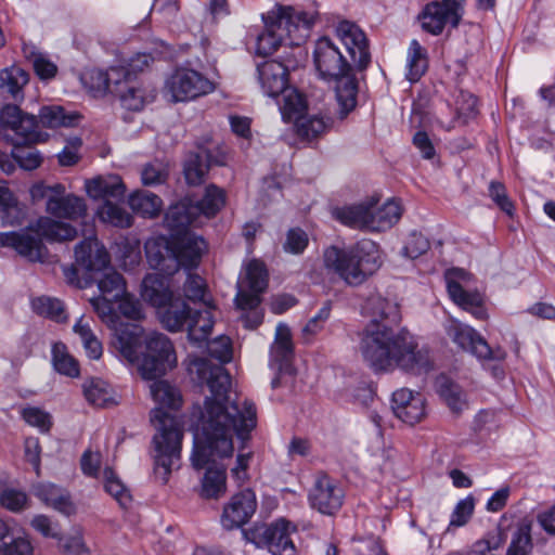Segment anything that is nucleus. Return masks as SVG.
I'll return each mask as SVG.
<instances>
[{
    "label": "nucleus",
    "instance_id": "nucleus-1",
    "mask_svg": "<svg viewBox=\"0 0 555 555\" xmlns=\"http://www.w3.org/2000/svg\"><path fill=\"white\" fill-rule=\"evenodd\" d=\"M188 371L193 382L206 385L210 391L198 412L191 462L195 469L206 468L201 495L218 499L225 493L227 475L216 459L232 456L234 434L242 441L248 439L257 424L256 408L248 400H231V376L222 364L195 358Z\"/></svg>",
    "mask_w": 555,
    "mask_h": 555
},
{
    "label": "nucleus",
    "instance_id": "nucleus-2",
    "mask_svg": "<svg viewBox=\"0 0 555 555\" xmlns=\"http://www.w3.org/2000/svg\"><path fill=\"white\" fill-rule=\"evenodd\" d=\"M371 322L361 333L359 350L374 372H393L422 376L442 367V359L427 347H418L405 330L395 331L389 324L400 322L399 306L379 294L371 295L362 307Z\"/></svg>",
    "mask_w": 555,
    "mask_h": 555
},
{
    "label": "nucleus",
    "instance_id": "nucleus-3",
    "mask_svg": "<svg viewBox=\"0 0 555 555\" xmlns=\"http://www.w3.org/2000/svg\"><path fill=\"white\" fill-rule=\"evenodd\" d=\"M335 33L345 46L351 63L344 56L338 44L326 36L314 42L312 56L319 77L335 82L338 116L344 119L358 103L359 83L354 67L358 70L365 69L371 62V53L366 35L357 24L341 21L337 24Z\"/></svg>",
    "mask_w": 555,
    "mask_h": 555
},
{
    "label": "nucleus",
    "instance_id": "nucleus-4",
    "mask_svg": "<svg viewBox=\"0 0 555 555\" xmlns=\"http://www.w3.org/2000/svg\"><path fill=\"white\" fill-rule=\"evenodd\" d=\"M112 296L100 294L90 299L99 318L114 331L113 345L129 363H137L143 378L155 379L166 374L177 363V357L170 339L162 333H151L145 339L143 350V328L135 323H124L115 310Z\"/></svg>",
    "mask_w": 555,
    "mask_h": 555
},
{
    "label": "nucleus",
    "instance_id": "nucleus-5",
    "mask_svg": "<svg viewBox=\"0 0 555 555\" xmlns=\"http://www.w3.org/2000/svg\"><path fill=\"white\" fill-rule=\"evenodd\" d=\"M150 392L157 404L151 412V422L157 433L153 437L154 475L160 483L168 482L172 470L180 467L183 429L176 416L166 409L178 410L182 404L180 391L166 380H155Z\"/></svg>",
    "mask_w": 555,
    "mask_h": 555
},
{
    "label": "nucleus",
    "instance_id": "nucleus-6",
    "mask_svg": "<svg viewBox=\"0 0 555 555\" xmlns=\"http://www.w3.org/2000/svg\"><path fill=\"white\" fill-rule=\"evenodd\" d=\"M317 18V11H298L293 8L269 12L264 17V30L257 36L256 53L268 56L282 44L300 46L309 37Z\"/></svg>",
    "mask_w": 555,
    "mask_h": 555
},
{
    "label": "nucleus",
    "instance_id": "nucleus-7",
    "mask_svg": "<svg viewBox=\"0 0 555 555\" xmlns=\"http://www.w3.org/2000/svg\"><path fill=\"white\" fill-rule=\"evenodd\" d=\"M323 259L324 266L350 286L365 282L382 263L378 246L370 240L343 249L331 246L324 250Z\"/></svg>",
    "mask_w": 555,
    "mask_h": 555
},
{
    "label": "nucleus",
    "instance_id": "nucleus-8",
    "mask_svg": "<svg viewBox=\"0 0 555 555\" xmlns=\"http://www.w3.org/2000/svg\"><path fill=\"white\" fill-rule=\"evenodd\" d=\"M203 237L156 236L146 241L145 255L149 264L166 274L175 273L180 267L192 269L197 267L206 250Z\"/></svg>",
    "mask_w": 555,
    "mask_h": 555
},
{
    "label": "nucleus",
    "instance_id": "nucleus-9",
    "mask_svg": "<svg viewBox=\"0 0 555 555\" xmlns=\"http://www.w3.org/2000/svg\"><path fill=\"white\" fill-rule=\"evenodd\" d=\"M76 263L86 272L95 274L102 272L98 279L101 294L119 299L126 294V282L121 274L109 268V255L95 236L86 237L75 248Z\"/></svg>",
    "mask_w": 555,
    "mask_h": 555
},
{
    "label": "nucleus",
    "instance_id": "nucleus-10",
    "mask_svg": "<svg viewBox=\"0 0 555 555\" xmlns=\"http://www.w3.org/2000/svg\"><path fill=\"white\" fill-rule=\"evenodd\" d=\"M29 230L36 233L40 238L28 233H15L12 248L18 255L29 261H42L46 247L41 238L48 242L63 243L73 241L77 236V230L69 223L52 219L51 217H40L29 225Z\"/></svg>",
    "mask_w": 555,
    "mask_h": 555
},
{
    "label": "nucleus",
    "instance_id": "nucleus-11",
    "mask_svg": "<svg viewBox=\"0 0 555 555\" xmlns=\"http://www.w3.org/2000/svg\"><path fill=\"white\" fill-rule=\"evenodd\" d=\"M30 196L34 202L46 198L47 212L59 219L77 220L87 211L83 198L65 194V186L61 183L53 185H47L43 182L35 183L30 188Z\"/></svg>",
    "mask_w": 555,
    "mask_h": 555
},
{
    "label": "nucleus",
    "instance_id": "nucleus-12",
    "mask_svg": "<svg viewBox=\"0 0 555 555\" xmlns=\"http://www.w3.org/2000/svg\"><path fill=\"white\" fill-rule=\"evenodd\" d=\"M38 119L23 113L14 104L3 106L0 112V137L15 147L33 143L39 139Z\"/></svg>",
    "mask_w": 555,
    "mask_h": 555
},
{
    "label": "nucleus",
    "instance_id": "nucleus-13",
    "mask_svg": "<svg viewBox=\"0 0 555 555\" xmlns=\"http://www.w3.org/2000/svg\"><path fill=\"white\" fill-rule=\"evenodd\" d=\"M215 90V83L202 73L178 67L166 79L164 92L172 102H188L207 95Z\"/></svg>",
    "mask_w": 555,
    "mask_h": 555
},
{
    "label": "nucleus",
    "instance_id": "nucleus-14",
    "mask_svg": "<svg viewBox=\"0 0 555 555\" xmlns=\"http://www.w3.org/2000/svg\"><path fill=\"white\" fill-rule=\"evenodd\" d=\"M295 530L296 527L292 522L281 518L269 526L244 531V535L257 546H266L272 555H292L295 546L289 535Z\"/></svg>",
    "mask_w": 555,
    "mask_h": 555
},
{
    "label": "nucleus",
    "instance_id": "nucleus-15",
    "mask_svg": "<svg viewBox=\"0 0 555 555\" xmlns=\"http://www.w3.org/2000/svg\"><path fill=\"white\" fill-rule=\"evenodd\" d=\"M344 500L345 491L336 479L324 473L315 476L308 493V501L313 509L332 516L341 508Z\"/></svg>",
    "mask_w": 555,
    "mask_h": 555
},
{
    "label": "nucleus",
    "instance_id": "nucleus-16",
    "mask_svg": "<svg viewBox=\"0 0 555 555\" xmlns=\"http://www.w3.org/2000/svg\"><path fill=\"white\" fill-rule=\"evenodd\" d=\"M391 409L399 420L413 426L425 417L426 401L421 392L400 388L392 393Z\"/></svg>",
    "mask_w": 555,
    "mask_h": 555
},
{
    "label": "nucleus",
    "instance_id": "nucleus-17",
    "mask_svg": "<svg viewBox=\"0 0 555 555\" xmlns=\"http://www.w3.org/2000/svg\"><path fill=\"white\" fill-rule=\"evenodd\" d=\"M453 341L460 348L470 352L479 360L503 359L504 353L501 350H492L486 339L473 327L456 322L453 319Z\"/></svg>",
    "mask_w": 555,
    "mask_h": 555
},
{
    "label": "nucleus",
    "instance_id": "nucleus-18",
    "mask_svg": "<svg viewBox=\"0 0 555 555\" xmlns=\"http://www.w3.org/2000/svg\"><path fill=\"white\" fill-rule=\"evenodd\" d=\"M257 507L256 495L250 489H245L232 496L223 508L221 525L231 530L246 524L254 515Z\"/></svg>",
    "mask_w": 555,
    "mask_h": 555
},
{
    "label": "nucleus",
    "instance_id": "nucleus-19",
    "mask_svg": "<svg viewBox=\"0 0 555 555\" xmlns=\"http://www.w3.org/2000/svg\"><path fill=\"white\" fill-rule=\"evenodd\" d=\"M202 221L198 220L195 211L192 209V199L184 198L179 203L171 205L164 218V225L170 232L172 237L193 236L199 237L193 233L189 228L190 225H198Z\"/></svg>",
    "mask_w": 555,
    "mask_h": 555
},
{
    "label": "nucleus",
    "instance_id": "nucleus-20",
    "mask_svg": "<svg viewBox=\"0 0 555 555\" xmlns=\"http://www.w3.org/2000/svg\"><path fill=\"white\" fill-rule=\"evenodd\" d=\"M258 81L263 94L279 98L280 93L288 87V69L278 61H266L258 65Z\"/></svg>",
    "mask_w": 555,
    "mask_h": 555
},
{
    "label": "nucleus",
    "instance_id": "nucleus-21",
    "mask_svg": "<svg viewBox=\"0 0 555 555\" xmlns=\"http://www.w3.org/2000/svg\"><path fill=\"white\" fill-rule=\"evenodd\" d=\"M170 275L164 272L146 274L141 286L142 298L153 307H166L173 298L170 291Z\"/></svg>",
    "mask_w": 555,
    "mask_h": 555
},
{
    "label": "nucleus",
    "instance_id": "nucleus-22",
    "mask_svg": "<svg viewBox=\"0 0 555 555\" xmlns=\"http://www.w3.org/2000/svg\"><path fill=\"white\" fill-rule=\"evenodd\" d=\"M124 72L122 66L111 67L107 72L91 69L81 76V81L94 96L105 94L107 91L115 93L116 88L120 86Z\"/></svg>",
    "mask_w": 555,
    "mask_h": 555
},
{
    "label": "nucleus",
    "instance_id": "nucleus-23",
    "mask_svg": "<svg viewBox=\"0 0 555 555\" xmlns=\"http://www.w3.org/2000/svg\"><path fill=\"white\" fill-rule=\"evenodd\" d=\"M374 206L373 201L358 204L345 205L333 209V217L343 224L371 231V208Z\"/></svg>",
    "mask_w": 555,
    "mask_h": 555
},
{
    "label": "nucleus",
    "instance_id": "nucleus-24",
    "mask_svg": "<svg viewBox=\"0 0 555 555\" xmlns=\"http://www.w3.org/2000/svg\"><path fill=\"white\" fill-rule=\"evenodd\" d=\"M86 190L90 197L105 201H120L126 193V186L119 176H101L87 181Z\"/></svg>",
    "mask_w": 555,
    "mask_h": 555
},
{
    "label": "nucleus",
    "instance_id": "nucleus-25",
    "mask_svg": "<svg viewBox=\"0 0 555 555\" xmlns=\"http://www.w3.org/2000/svg\"><path fill=\"white\" fill-rule=\"evenodd\" d=\"M453 304L478 320L487 317L485 296L477 287L466 288L453 281Z\"/></svg>",
    "mask_w": 555,
    "mask_h": 555
},
{
    "label": "nucleus",
    "instance_id": "nucleus-26",
    "mask_svg": "<svg viewBox=\"0 0 555 555\" xmlns=\"http://www.w3.org/2000/svg\"><path fill=\"white\" fill-rule=\"evenodd\" d=\"M450 15L451 0L431 1L420 15L422 28L431 35H439L442 33Z\"/></svg>",
    "mask_w": 555,
    "mask_h": 555
},
{
    "label": "nucleus",
    "instance_id": "nucleus-27",
    "mask_svg": "<svg viewBox=\"0 0 555 555\" xmlns=\"http://www.w3.org/2000/svg\"><path fill=\"white\" fill-rule=\"evenodd\" d=\"M33 492L41 502L60 513L70 515L75 511L68 493L53 483L39 482L33 487Z\"/></svg>",
    "mask_w": 555,
    "mask_h": 555
},
{
    "label": "nucleus",
    "instance_id": "nucleus-28",
    "mask_svg": "<svg viewBox=\"0 0 555 555\" xmlns=\"http://www.w3.org/2000/svg\"><path fill=\"white\" fill-rule=\"evenodd\" d=\"M222 164V159L215 156L209 150L201 149L198 153L192 154L184 165L185 180L192 185L201 184L211 165Z\"/></svg>",
    "mask_w": 555,
    "mask_h": 555
},
{
    "label": "nucleus",
    "instance_id": "nucleus-29",
    "mask_svg": "<svg viewBox=\"0 0 555 555\" xmlns=\"http://www.w3.org/2000/svg\"><path fill=\"white\" fill-rule=\"evenodd\" d=\"M160 313V322L170 332L186 331L194 310L180 298H172Z\"/></svg>",
    "mask_w": 555,
    "mask_h": 555
},
{
    "label": "nucleus",
    "instance_id": "nucleus-30",
    "mask_svg": "<svg viewBox=\"0 0 555 555\" xmlns=\"http://www.w3.org/2000/svg\"><path fill=\"white\" fill-rule=\"evenodd\" d=\"M297 135L307 142L320 138L332 127V118L322 114L301 115L295 121Z\"/></svg>",
    "mask_w": 555,
    "mask_h": 555
},
{
    "label": "nucleus",
    "instance_id": "nucleus-31",
    "mask_svg": "<svg viewBox=\"0 0 555 555\" xmlns=\"http://www.w3.org/2000/svg\"><path fill=\"white\" fill-rule=\"evenodd\" d=\"M403 209L399 201L388 199L380 207L371 208V231L380 232L392 228L402 216Z\"/></svg>",
    "mask_w": 555,
    "mask_h": 555
},
{
    "label": "nucleus",
    "instance_id": "nucleus-32",
    "mask_svg": "<svg viewBox=\"0 0 555 555\" xmlns=\"http://www.w3.org/2000/svg\"><path fill=\"white\" fill-rule=\"evenodd\" d=\"M214 308H207L203 311H195L192 314L190 323L188 325V338L191 343L201 346L208 341V338L212 332L215 324L212 310Z\"/></svg>",
    "mask_w": 555,
    "mask_h": 555
},
{
    "label": "nucleus",
    "instance_id": "nucleus-33",
    "mask_svg": "<svg viewBox=\"0 0 555 555\" xmlns=\"http://www.w3.org/2000/svg\"><path fill=\"white\" fill-rule=\"evenodd\" d=\"M225 204V194L222 189L210 184L205 189L203 197L196 202L192 201V209L198 220L202 217L209 219L215 217Z\"/></svg>",
    "mask_w": 555,
    "mask_h": 555
},
{
    "label": "nucleus",
    "instance_id": "nucleus-34",
    "mask_svg": "<svg viewBox=\"0 0 555 555\" xmlns=\"http://www.w3.org/2000/svg\"><path fill=\"white\" fill-rule=\"evenodd\" d=\"M532 521L524 518L519 520L511 535V542L506 555H530L533 550Z\"/></svg>",
    "mask_w": 555,
    "mask_h": 555
},
{
    "label": "nucleus",
    "instance_id": "nucleus-35",
    "mask_svg": "<svg viewBox=\"0 0 555 555\" xmlns=\"http://www.w3.org/2000/svg\"><path fill=\"white\" fill-rule=\"evenodd\" d=\"M29 76L18 66H11L0 70V90L14 100L23 99V88L27 85Z\"/></svg>",
    "mask_w": 555,
    "mask_h": 555
},
{
    "label": "nucleus",
    "instance_id": "nucleus-36",
    "mask_svg": "<svg viewBox=\"0 0 555 555\" xmlns=\"http://www.w3.org/2000/svg\"><path fill=\"white\" fill-rule=\"evenodd\" d=\"M130 208L144 218L156 217L163 207V201L150 191H137L129 196Z\"/></svg>",
    "mask_w": 555,
    "mask_h": 555
},
{
    "label": "nucleus",
    "instance_id": "nucleus-37",
    "mask_svg": "<svg viewBox=\"0 0 555 555\" xmlns=\"http://www.w3.org/2000/svg\"><path fill=\"white\" fill-rule=\"evenodd\" d=\"M280 96L282 99L278 101L279 109L286 121H295L307 109L306 99L294 88L287 87Z\"/></svg>",
    "mask_w": 555,
    "mask_h": 555
},
{
    "label": "nucleus",
    "instance_id": "nucleus-38",
    "mask_svg": "<svg viewBox=\"0 0 555 555\" xmlns=\"http://www.w3.org/2000/svg\"><path fill=\"white\" fill-rule=\"evenodd\" d=\"M79 115L66 113L62 106H43L39 113L38 126L47 128L72 127L78 122Z\"/></svg>",
    "mask_w": 555,
    "mask_h": 555
},
{
    "label": "nucleus",
    "instance_id": "nucleus-39",
    "mask_svg": "<svg viewBox=\"0 0 555 555\" xmlns=\"http://www.w3.org/2000/svg\"><path fill=\"white\" fill-rule=\"evenodd\" d=\"M293 356V344L289 328L284 324H279L275 331V339L271 346V361L279 364V369L289 361Z\"/></svg>",
    "mask_w": 555,
    "mask_h": 555
},
{
    "label": "nucleus",
    "instance_id": "nucleus-40",
    "mask_svg": "<svg viewBox=\"0 0 555 555\" xmlns=\"http://www.w3.org/2000/svg\"><path fill=\"white\" fill-rule=\"evenodd\" d=\"M83 395L90 404L98 408H105L115 403L111 386L101 378L85 382Z\"/></svg>",
    "mask_w": 555,
    "mask_h": 555
},
{
    "label": "nucleus",
    "instance_id": "nucleus-41",
    "mask_svg": "<svg viewBox=\"0 0 555 555\" xmlns=\"http://www.w3.org/2000/svg\"><path fill=\"white\" fill-rule=\"evenodd\" d=\"M184 297L192 302H203L207 308H214L210 300L206 281L198 274L186 272L182 286Z\"/></svg>",
    "mask_w": 555,
    "mask_h": 555
},
{
    "label": "nucleus",
    "instance_id": "nucleus-42",
    "mask_svg": "<svg viewBox=\"0 0 555 555\" xmlns=\"http://www.w3.org/2000/svg\"><path fill=\"white\" fill-rule=\"evenodd\" d=\"M408 74L406 77L411 82H416L425 74L427 69L426 50L421 43L413 39L410 42L406 59Z\"/></svg>",
    "mask_w": 555,
    "mask_h": 555
},
{
    "label": "nucleus",
    "instance_id": "nucleus-43",
    "mask_svg": "<svg viewBox=\"0 0 555 555\" xmlns=\"http://www.w3.org/2000/svg\"><path fill=\"white\" fill-rule=\"evenodd\" d=\"M51 353L52 364L57 373L68 377H77L79 375L78 361L69 354L67 347L63 343H54Z\"/></svg>",
    "mask_w": 555,
    "mask_h": 555
},
{
    "label": "nucleus",
    "instance_id": "nucleus-44",
    "mask_svg": "<svg viewBox=\"0 0 555 555\" xmlns=\"http://www.w3.org/2000/svg\"><path fill=\"white\" fill-rule=\"evenodd\" d=\"M116 258L124 270H133L142 259L140 242L126 237L118 241L116 243Z\"/></svg>",
    "mask_w": 555,
    "mask_h": 555
},
{
    "label": "nucleus",
    "instance_id": "nucleus-45",
    "mask_svg": "<svg viewBox=\"0 0 555 555\" xmlns=\"http://www.w3.org/2000/svg\"><path fill=\"white\" fill-rule=\"evenodd\" d=\"M98 216L101 221L117 228H129L132 224V217L119 204L112 201H105L98 208Z\"/></svg>",
    "mask_w": 555,
    "mask_h": 555
},
{
    "label": "nucleus",
    "instance_id": "nucleus-46",
    "mask_svg": "<svg viewBox=\"0 0 555 555\" xmlns=\"http://www.w3.org/2000/svg\"><path fill=\"white\" fill-rule=\"evenodd\" d=\"M31 308L38 315L51 319L57 323L67 320L64 305L57 298L39 296L31 300Z\"/></svg>",
    "mask_w": 555,
    "mask_h": 555
},
{
    "label": "nucleus",
    "instance_id": "nucleus-47",
    "mask_svg": "<svg viewBox=\"0 0 555 555\" xmlns=\"http://www.w3.org/2000/svg\"><path fill=\"white\" fill-rule=\"evenodd\" d=\"M115 93L120 98L122 106L129 111H140L144 106V91L137 87L132 79L127 82L126 78H121Z\"/></svg>",
    "mask_w": 555,
    "mask_h": 555
},
{
    "label": "nucleus",
    "instance_id": "nucleus-48",
    "mask_svg": "<svg viewBox=\"0 0 555 555\" xmlns=\"http://www.w3.org/2000/svg\"><path fill=\"white\" fill-rule=\"evenodd\" d=\"M104 489L121 507H128L132 501L131 494L112 467L103 470Z\"/></svg>",
    "mask_w": 555,
    "mask_h": 555
},
{
    "label": "nucleus",
    "instance_id": "nucleus-49",
    "mask_svg": "<svg viewBox=\"0 0 555 555\" xmlns=\"http://www.w3.org/2000/svg\"><path fill=\"white\" fill-rule=\"evenodd\" d=\"M240 284L249 291L263 292L268 284V272L263 262L256 259L249 261L245 269V276Z\"/></svg>",
    "mask_w": 555,
    "mask_h": 555
},
{
    "label": "nucleus",
    "instance_id": "nucleus-50",
    "mask_svg": "<svg viewBox=\"0 0 555 555\" xmlns=\"http://www.w3.org/2000/svg\"><path fill=\"white\" fill-rule=\"evenodd\" d=\"M478 112L477 98L468 91H461L455 102V119L466 125L477 117Z\"/></svg>",
    "mask_w": 555,
    "mask_h": 555
},
{
    "label": "nucleus",
    "instance_id": "nucleus-51",
    "mask_svg": "<svg viewBox=\"0 0 555 555\" xmlns=\"http://www.w3.org/2000/svg\"><path fill=\"white\" fill-rule=\"evenodd\" d=\"M429 241L418 232H412L408 235L402 255L409 259H416L429 249Z\"/></svg>",
    "mask_w": 555,
    "mask_h": 555
},
{
    "label": "nucleus",
    "instance_id": "nucleus-52",
    "mask_svg": "<svg viewBox=\"0 0 555 555\" xmlns=\"http://www.w3.org/2000/svg\"><path fill=\"white\" fill-rule=\"evenodd\" d=\"M22 417L28 425L37 427L42 433L49 431L52 425L51 415L40 408H24Z\"/></svg>",
    "mask_w": 555,
    "mask_h": 555
},
{
    "label": "nucleus",
    "instance_id": "nucleus-53",
    "mask_svg": "<svg viewBox=\"0 0 555 555\" xmlns=\"http://www.w3.org/2000/svg\"><path fill=\"white\" fill-rule=\"evenodd\" d=\"M308 243V234L299 228H293L286 234L283 249L293 255H300L307 248Z\"/></svg>",
    "mask_w": 555,
    "mask_h": 555
},
{
    "label": "nucleus",
    "instance_id": "nucleus-54",
    "mask_svg": "<svg viewBox=\"0 0 555 555\" xmlns=\"http://www.w3.org/2000/svg\"><path fill=\"white\" fill-rule=\"evenodd\" d=\"M488 191L496 206L508 216H513L515 206L507 195L505 185L499 181H491Z\"/></svg>",
    "mask_w": 555,
    "mask_h": 555
},
{
    "label": "nucleus",
    "instance_id": "nucleus-55",
    "mask_svg": "<svg viewBox=\"0 0 555 555\" xmlns=\"http://www.w3.org/2000/svg\"><path fill=\"white\" fill-rule=\"evenodd\" d=\"M207 350L210 357L221 363L230 362L232 359V344L228 336L220 335L207 344Z\"/></svg>",
    "mask_w": 555,
    "mask_h": 555
},
{
    "label": "nucleus",
    "instance_id": "nucleus-56",
    "mask_svg": "<svg viewBox=\"0 0 555 555\" xmlns=\"http://www.w3.org/2000/svg\"><path fill=\"white\" fill-rule=\"evenodd\" d=\"M476 500L469 494L460 500L453 509V527L465 526L472 518L475 511Z\"/></svg>",
    "mask_w": 555,
    "mask_h": 555
},
{
    "label": "nucleus",
    "instance_id": "nucleus-57",
    "mask_svg": "<svg viewBox=\"0 0 555 555\" xmlns=\"http://www.w3.org/2000/svg\"><path fill=\"white\" fill-rule=\"evenodd\" d=\"M0 504L4 508L17 513L27 505V495L15 489H4L0 493Z\"/></svg>",
    "mask_w": 555,
    "mask_h": 555
},
{
    "label": "nucleus",
    "instance_id": "nucleus-58",
    "mask_svg": "<svg viewBox=\"0 0 555 555\" xmlns=\"http://www.w3.org/2000/svg\"><path fill=\"white\" fill-rule=\"evenodd\" d=\"M34 546L27 535L16 537L10 543L0 544V555H33Z\"/></svg>",
    "mask_w": 555,
    "mask_h": 555
},
{
    "label": "nucleus",
    "instance_id": "nucleus-59",
    "mask_svg": "<svg viewBox=\"0 0 555 555\" xmlns=\"http://www.w3.org/2000/svg\"><path fill=\"white\" fill-rule=\"evenodd\" d=\"M118 309L125 318L133 321H138L143 317L140 301L128 293L119 298Z\"/></svg>",
    "mask_w": 555,
    "mask_h": 555
},
{
    "label": "nucleus",
    "instance_id": "nucleus-60",
    "mask_svg": "<svg viewBox=\"0 0 555 555\" xmlns=\"http://www.w3.org/2000/svg\"><path fill=\"white\" fill-rule=\"evenodd\" d=\"M331 309V302H324L323 306L318 311V313L314 317H312L305 325L302 330L304 334L308 336H313L318 334L324 327V324L328 320Z\"/></svg>",
    "mask_w": 555,
    "mask_h": 555
},
{
    "label": "nucleus",
    "instance_id": "nucleus-61",
    "mask_svg": "<svg viewBox=\"0 0 555 555\" xmlns=\"http://www.w3.org/2000/svg\"><path fill=\"white\" fill-rule=\"evenodd\" d=\"M102 455L100 452L86 450L80 459V467L83 475L92 478L100 476Z\"/></svg>",
    "mask_w": 555,
    "mask_h": 555
},
{
    "label": "nucleus",
    "instance_id": "nucleus-62",
    "mask_svg": "<svg viewBox=\"0 0 555 555\" xmlns=\"http://www.w3.org/2000/svg\"><path fill=\"white\" fill-rule=\"evenodd\" d=\"M18 165L25 170H34L41 165L40 154L33 149H17L13 153Z\"/></svg>",
    "mask_w": 555,
    "mask_h": 555
},
{
    "label": "nucleus",
    "instance_id": "nucleus-63",
    "mask_svg": "<svg viewBox=\"0 0 555 555\" xmlns=\"http://www.w3.org/2000/svg\"><path fill=\"white\" fill-rule=\"evenodd\" d=\"M261 292L249 291L246 286H238V292L235 296V304L241 310H253L260 304L259 294Z\"/></svg>",
    "mask_w": 555,
    "mask_h": 555
},
{
    "label": "nucleus",
    "instance_id": "nucleus-64",
    "mask_svg": "<svg viewBox=\"0 0 555 555\" xmlns=\"http://www.w3.org/2000/svg\"><path fill=\"white\" fill-rule=\"evenodd\" d=\"M435 392L448 406L451 405V375L449 370L440 372L433 382Z\"/></svg>",
    "mask_w": 555,
    "mask_h": 555
}]
</instances>
